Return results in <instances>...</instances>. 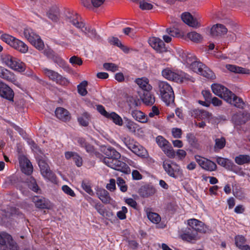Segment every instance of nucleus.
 <instances>
[{"mask_svg":"<svg viewBox=\"0 0 250 250\" xmlns=\"http://www.w3.org/2000/svg\"><path fill=\"white\" fill-rule=\"evenodd\" d=\"M31 43L33 44L35 47L39 50H42L44 47V43L42 40L40 39V37L37 38L35 41L32 42Z\"/></svg>","mask_w":250,"mask_h":250,"instance_id":"56","label":"nucleus"},{"mask_svg":"<svg viewBox=\"0 0 250 250\" xmlns=\"http://www.w3.org/2000/svg\"><path fill=\"white\" fill-rule=\"evenodd\" d=\"M188 227L190 229L195 230L196 233H206L207 230V227L205 224L194 218L188 219Z\"/></svg>","mask_w":250,"mask_h":250,"instance_id":"15","label":"nucleus"},{"mask_svg":"<svg viewBox=\"0 0 250 250\" xmlns=\"http://www.w3.org/2000/svg\"><path fill=\"white\" fill-rule=\"evenodd\" d=\"M134 1L139 2V7L142 10H150L152 8L153 5L145 0H135Z\"/></svg>","mask_w":250,"mask_h":250,"instance_id":"51","label":"nucleus"},{"mask_svg":"<svg viewBox=\"0 0 250 250\" xmlns=\"http://www.w3.org/2000/svg\"><path fill=\"white\" fill-rule=\"evenodd\" d=\"M155 192V188L151 186H145L140 190V195L146 198L154 195Z\"/></svg>","mask_w":250,"mask_h":250,"instance_id":"36","label":"nucleus"},{"mask_svg":"<svg viewBox=\"0 0 250 250\" xmlns=\"http://www.w3.org/2000/svg\"><path fill=\"white\" fill-rule=\"evenodd\" d=\"M2 63L10 68L20 72H24L25 70V64L17 58L9 54L1 56Z\"/></svg>","mask_w":250,"mask_h":250,"instance_id":"4","label":"nucleus"},{"mask_svg":"<svg viewBox=\"0 0 250 250\" xmlns=\"http://www.w3.org/2000/svg\"><path fill=\"white\" fill-rule=\"evenodd\" d=\"M19 160L21 171L26 175H30L33 169L30 161L24 155L20 156Z\"/></svg>","mask_w":250,"mask_h":250,"instance_id":"17","label":"nucleus"},{"mask_svg":"<svg viewBox=\"0 0 250 250\" xmlns=\"http://www.w3.org/2000/svg\"><path fill=\"white\" fill-rule=\"evenodd\" d=\"M226 67L230 72L236 73L249 74L250 71L249 69L232 64H227Z\"/></svg>","mask_w":250,"mask_h":250,"instance_id":"37","label":"nucleus"},{"mask_svg":"<svg viewBox=\"0 0 250 250\" xmlns=\"http://www.w3.org/2000/svg\"><path fill=\"white\" fill-rule=\"evenodd\" d=\"M97 111L103 116L105 118H107L109 116L110 112H107L104 106L101 104H98L96 107Z\"/></svg>","mask_w":250,"mask_h":250,"instance_id":"61","label":"nucleus"},{"mask_svg":"<svg viewBox=\"0 0 250 250\" xmlns=\"http://www.w3.org/2000/svg\"><path fill=\"white\" fill-rule=\"evenodd\" d=\"M172 136L175 138H181L182 137V130L179 128H173L171 130Z\"/></svg>","mask_w":250,"mask_h":250,"instance_id":"63","label":"nucleus"},{"mask_svg":"<svg viewBox=\"0 0 250 250\" xmlns=\"http://www.w3.org/2000/svg\"><path fill=\"white\" fill-rule=\"evenodd\" d=\"M213 140L214 141L213 149L215 152L219 151L226 146V140L224 137L213 138Z\"/></svg>","mask_w":250,"mask_h":250,"instance_id":"30","label":"nucleus"},{"mask_svg":"<svg viewBox=\"0 0 250 250\" xmlns=\"http://www.w3.org/2000/svg\"><path fill=\"white\" fill-rule=\"evenodd\" d=\"M28 188L34 192L38 193L40 188L37 184L35 179L32 177H30L27 181Z\"/></svg>","mask_w":250,"mask_h":250,"instance_id":"43","label":"nucleus"},{"mask_svg":"<svg viewBox=\"0 0 250 250\" xmlns=\"http://www.w3.org/2000/svg\"><path fill=\"white\" fill-rule=\"evenodd\" d=\"M103 67L105 70L112 72H115L118 70V66L113 63H104L103 64Z\"/></svg>","mask_w":250,"mask_h":250,"instance_id":"53","label":"nucleus"},{"mask_svg":"<svg viewBox=\"0 0 250 250\" xmlns=\"http://www.w3.org/2000/svg\"><path fill=\"white\" fill-rule=\"evenodd\" d=\"M0 250H18L11 236L5 232L0 233Z\"/></svg>","mask_w":250,"mask_h":250,"instance_id":"9","label":"nucleus"},{"mask_svg":"<svg viewBox=\"0 0 250 250\" xmlns=\"http://www.w3.org/2000/svg\"><path fill=\"white\" fill-rule=\"evenodd\" d=\"M78 145L81 147L84 148L86 152L89 153H92L94 152V147L86 142L85 139L81 137H79L76 139Z\"/></svg>","mask_w":250,"mask_h":250,"instance_id":"34","label":"nucleus"},{"mask_svg":"<svg viewBox=\"0 0 250 250\" xmlns=\"http://www.w3.org/2000/svg\"><path fill=\"white\" fill-rule=\"evenodd\" d=\"M148 219L153 223L158 224L161 221V217L160 215L154 212H149L147 213Z\"/></svg>","mask_w":250,"mask_h":250,"instance_id":"45","label":"nucleus"},{"mask_svg":"<svg viewBox=\"0 0 250 250\" xmlns=\"http://www.w3.org/2000/svg\"><path fill=\"white\" fill-rule=\"evenodd\" d=\"M167 32L170 36V37H178L180 35L179 30L173 28H167Z\"/></svg>","mask_w":250,"mask_h":250,"instance_id":"64","label":"nucleus"},{"mask_svg":"<svg viewBox=\"0 0 250 250\" xmlns=\"http://www.w3.org/2000/svg\"><path fill=\"white\" fill-rule=\"evenodd\" d=\"M62 189L63 192L67 195H69L73 197L76 196L74 191L67 185L62 186Z\"/></svg>","mask_w":250,"mask_h":250,"instance_id":"57","label":"nucleus"},{"mask_svg":"<svg viewBox=\"0 0 250 250\" xmlns=\"http://www.w3.org/2000/svg\"><path fill=\"white\" fill-rule=\"evenodd\" d=\"M235 162L239 165L250 163V156L246 154H240L235 158Z\"/></svg>","mask_w":250,"mask_h":250,"instance_id":"40","label":"nucleus"},{"mask_svg":"<svg viewBox=\"0 0 250 250\" xmlns=\"http://www.w3.org/2000/svg\"><path fill=\"white\" fill-rule=\"evenodd\" d=\"M54 62L56 63L59 67L63 69L67 68L66 62L61 58L58 54H55L53 58L51 59Z\"/></svg>","mask_w":250,"mask_h":250,"instance_id":"44","label":"nucleus"},{"mask_svg":"<svg viewBox=\"0 0 250 250\" xmlns=\"http://www.w3.org/2000/svg\"><path fill=\"white\" fill-rule=\"evenodd\" d=\"M87 85V82L85 81H83L78 86V93L82 96H85L87 93L86 86Z\"/></svg>","mask_w":250,"mask_h":250,"instance_id":"48","label":"nucleus"},{"mask_svg":"<svg viewBox=\"0 0 250 250\" xmlns=\"http://www.w3.org/2000/svg\"><path fill=\"white\" fill-rule=\"evenodd\" d=\"M216 161L217 164L221 166L224 167L229 170L236 172V169L237 167L232 161L221 157H217Z\"/></svg>","mask_w":250,"mask_h":250,"instance_id":"19","label":"nucleus"},{"mask_svg":"<svg viewBox=\"0 0 250 250\" xmlns=\"http://www.w3.org/2000/svg\"><path fill=\"white\" fill-rule=\"evenodd\" d=\"M55 113L57 118L63 122L68 121L71 119V115L69 111L63 107H57Z\"/></svg>","mask_w":250,"mask_h":250,"instance_id":"26","label":"nucleus"},{"mask_svg":"<svg viewBox=\"0 0 250 250\" xmlns=\"http://www.w3.org/2000/svg\"><path fill=\"white\" fill-rule=\"evenodd\" d=\"M162 75L166 79L177 83H184L188 81L194 82L195 80L194 78L183 71L175 72L168 68L163 70Z\"/></svg>","mask_w":250,"mask_h":250,"instance_id":"3","label":"nucleus"},{"mask_svg":"<svg viewBox=\"0 0 250 250\" xmlns=\"http://www.w3.org/2000/svg\"><path fill=\"white\" fill-rule=\"evenodd\" d=\"M23 34L24 37L31 43L34 42V41H35V40L37 39V38L39 37V36L35 33L31 28L25 29Z\"/></svg>","mask_w":250,"mask_h":250,"instance_id":"42","label":"nucleus"},{"mask_svg":"<svg viewBox=\"0 0 250 250\" xmlns=\"http://www.w3.org/2000/svg\"><path fill=\"white\" fill-rule=\"evenodd\" d=\"M163 167L166 173L170 176L175 179L182 174V170L179 165L175 163H169L164 162Z\"/></svg>","mask_w":250,"mask_h":250,"instance_id":"13","label":"nucleus"},{"mask_svg":"<svg viewBox=\"0 0 250 250\" xmlns=\"http://www.w3.org/2000/svg\"><path fill=\"white\" fill-rule=\"evenodd\" d=\"M181 58L184 63L186 64L187 67L197 60L193 54L188 52H183L181 55Z\"/></svg>","mask_w":250,"mask_h":250,"instance_id":"33","label":"nucleus"},{"mask_svg":"<svg viewBox=\"0 0 250 250\" xmlns=\"http://www.w3.org/2000/svg\"><path fill=\"white\" fill-rule=\"evenodd\" d=\"M117 184L121 191L122 192H124L127 190V187L125 185V181L123 178L121 177L118 178L117 180Z\"/></svg>","mask_w":250,"mask_h":250,"instance_id":"52","label":"nucleus"},{"mask_svg":"<svg viewBox=\"0 0 250 250\" xmlns=\"http://www.w3.org/2000/svg\"><path fill=\"white\" fill-rule=\"evenodd\" d=\"M119 158H115L111 159L109 158H104L103 160L104 163L108 167L120 171L124 173L128 174L130 172V169L128 165L119 160Z\"/></svg>","mask_w":250,"mask_h":250,"instance_id":"7","label":"nucleus"},{"mask_svg":"<svg viewBox=\"0 0 250 250\" xmlns=\"http://www.w3.org/2000/svg\"><path fill=\"white\" fill-rule=\"evenodd\" d=\"M48 18L54 22H57L59 19V10L57 7H51L46 13Z\"/></svg>","mask_w":250,"mask_h":250,"instance_id":"38","label":"nucleus"},{"mask_svg":"<svg viewBox=\"0 0 250 250\" xmlns=\"http://www.w3.org/2000/svg\"><path fill=\"white\" fill-rule=\"evenodd\" d=\"M135 82L143 91L151 90L152 89V86L149 83V80L146 77L137 78Z\"/></svg>","mask_w":250,"mask_h":250,"instance_id":"28","label":"nucleus"},{"mask_svg":"<svg viewBox=\"0 0 250 250\" xmlns=\"http://www.w3.org/2000/svg\"><path fill=\"white\" fill-rule=\"evenodd\" d=\"M228 32V29L222 24L214 25L210 29V33L213 37L221 36L226 34Z\"/></svg>","mask_w":250,"mask_h":250,"instance_id":"27","label":"nucleus"},{"mask_svg":"<svg viewBox=\"0 0 250 250\" xmlns=\"http://www.w3.org/2000/svg\"><path fill=\"white\" fill-rule=\"evenodd\" d=\"M69 62L72 64L81 65L83 64V61L79 57L73 56L69 59Z\"/></svg>","mask_w":250,"mask_h":250,"instance_id":"62","label":"nucleus"},{"mask_svg":"<svg viewBox=\"0 0 250 250\" xmlns=\"http://www.w3.org/2000/svg\"><path fill=\"white\" fill-rule=\"evenodd\" d=\"M156 142L162 149L170 144L168 141L162 136H157L156 138Z\"/></svg>","mask_w":250,"mask_h":250,"instance_id":"47","label":"nucleus"},{"mask_svg":"<svg viewBox=\"0 0 250 250\" xmlns=\"http://www.w3.org/2000/svg\"><path fill=\"white\" fill-rule=\"evenodd\" d=\"M188 37L191 41L196 42H200L202 39L201 35L196 32H191L188 33Z\"/></svg>","mask_w":250,"mask_h":250,"instance_id":"49","label":"nucleus"},{"mask_svg":"<svg viewBox=\"0 0 250 250\" xmlns=\"http://www.w3.org/2000/svg\"><path fill=\"white\" fill-rule=\"evenodd\" d=\"M179 236L183 241L192 243H194L199 238L198 234L196 231L190 229L188 226L180 230Z\"/></svg>","mask_w":250,"mask_h":250,"instance_id":"12","label":"nucleus"},{"mask_svg":"<svg viewBox=\"0 0 250 250\" xmlns=\"http://www.w3.org/2000/svg\"><path fill=\"white\" fill-rule=\"evenodd\" d=\"M90 118L89 114L85 112H83L81 116L78 117L77 120L81 125L86 127L89 125Z\"/></svg>","mask_w":250,"mask_h":250,"instance_id":"41","label":"nucleus"},{"mask_svg":"<svg viewBox=\"0 0 250 250\" xmlns=\"http://www.w3.org/2000/svg\"><path fill=\"white\" fill-rule=\"evenodd\" d=\"M188 67L193 72L208 79H213L215 78L214 73L208 67L197 60H196Z\"/></svg>","mask_w":250,"mask_h":250,"instance_id":"6","label":"nucleus"},{"mask_svg":"<svg viewBox=\"0 0 250 250\" xmlns=\"http://www.w3.org/2000/svg\"><path fill=\"white\" fill-rule=\"evenodd\" d=\"M32 201L39 208H47L50 206L49 200L42 196H35L32 198Z\"/></svg>","mask_w":250,"mask_h":250,"instance_id":"25","label":"nucleus"},{"mask_svg":"<svg viewBox=\"0 0 250 250\" xmlns=\"http://www.w3.org/2000/svg\"><path fill=\"white\" fill-rule=\"evenodd\" d=\"M211 87L214 94L223 99L227 103L239 108H244L245 103L243 100L237 97L227 87L218 83H213Z\"/></svg>","mask_w":250,"mask_h":250,"instance_id":"1","label":"nucleus"},{"mask_svg":"<svg viewBox=\"0 0 250 250\" xmlns=\"http://www.w3.org/2000/svg\"><path fill=\"white\" fill-rule=\"evenodd\" d=\"M82 188L90 195L93 196L94 195V193L91 189V188L89 183L83 182L82 183Z\"/></svg>","mask_w":250,"mask_h":250,"instance_id":"58","label":"nucleus"},{"mask_svg":"<svg viewBox=\"0 0 250 250\" xmlns=\"http://www.w3.org/2000/svg\"><path fill=\"white\" fill-rule=\"evenodd\" d=\"M64 156L66 159L72 160L77 167H80L83 165V161L82 157L77 152L66 151L64 153Z\"/></svg>","mask_w":250,"mask_h":250,"instance_id":"23","label":"nucleus"},{"mask_svg":"<svg viewBox=\"0 0 250 250\" xmlns=\"http://www.w3.org/2000/svg\"><path fill=\"white\" fill-rule=\"evenodd\" d=\"M131 115L135 120L140 123H146L147 121V117L143 112L140 110H132Z\"/></svg>","mask_w":250,"mask_h":250,"instance_id":"35","label":"nucleus"},{"mask_svg":"<svg viewBox=\"0 0 250 250\" xmlns=\"http://www.w3.org/2000/svg\"><path fill=\"white\" fill-rule=\"evenodd\" d=\"M0 96L9 101H13L14 93L6 83L0 80Z\"/></svg>","mask_w":250,"mask_h":250,"instance_id":"16","label":"nucleus"},{"mask_svg":"<svg viewBox=\"0 0 250 250\" xmlns=\"http://www.w3.org/2000/svg\"><path fill=\"white\" fill-rule=\"evenodd\" d=\"M97 211V212L101 215L104 216L105 214V209L104 206L99 202H98L93 207Z\"/></svg>","mask_w":250,"mask_h":250,"instance_id":"59","label":"nucleus"},{"mask_svg":"<svg viewBox=\"0 0 250 250\" xmlns=\"http://www.w3.org/2000/svg\"><path fill=\"white\" fill-rule=\"evenodd\" d=\"M1 39L3 42L11 46L13 41L15 40V37L10 35L4 34L1 35Z\"/></svg>","mask_w":250,"mask_h":250,"instance_id":"54","label":"nucleus"},{"mask_svg":"<svg viewBox=\"0 0 250 250\" xmlns=\"http://www.w3.org/2000/svg\"><path fill=\"white\" fill-rule=\"evenodd\" d=\"M123 141L125 146L137 155L143 158H145L147 155L146 149L133 139L129 137H125L123 139Z\"/></svg>","mask_w":250,"mask_h":250,"instance_id":"5","label":"nucleus"},{"mask_svg":"<svg viewBox=\"0 0 250 250\" xmlns=\"http://www.w3.org/2000/svg\"><path fill=\"white\" fill-rule=\"evenodd\" d=\"M62 18L66 22L71 23L77 28L83 27L81 17L75 12L70 10H66L63 13Z\"/></svg>","mask_w":250,"mask_h":250,"instance_id":"11","label":"nucleus"},{"mask_svg":"<svg viewBox=\"0 0 250 250\" xmlns=\"http://www.w3.org/2000/svg\"><path fill=\"white\" fill-rule=\"evenodd\" d=\"M97 195L101 201L104 204L110 202L111 198L108 192L104 189H99L97 191Z\"/></svg>","mask_w":250,"mask_h":250,"instance_id":"32","label":"nucleus"},{"mask_svg":"<svg viewBox=\"0 0 250 250\" xmlns=\"http://www.w3.org/2000/svg\"><path fill=\"white\" fill-rule=\"evenodd\" d=\"M104 154L106 156L104 158H109V159H115V158H120L121 154L119 152H118L114 148L111 146H107L106 147L104 150Z\"/></svg>","mask_w":250,"mask_h":250,"instance_id":"29","label":"nucleus"},{"mask_svg":"<svg viewBox=\"0 0 250 250\" xmlns=\"http://www.w3.org/2000/svg\"><path fill=\"white\" fill-rule=\"evenodd\" d=\"M194 158L202 168L209 171H213L216 169L217 166L213 162L199 155H195Z\"/></svg>","mask_w":250,"mask_h":250,"instance_id":"14","label":"nucleus"},{"mask_svg":"<svg viewBox=\"0 0 250 250\" xmlns=\"http://www.w3.org/2000/svg\"><path fill=\"white\" fill-rule=\"evenodd\" d=\"M182 21L189 26L192 27H197L199 25L197 17H193L189 13L185 12L181 15Z\"/></svg>","mask_w":250,"mask_h":250,"instance_id":"20","label":"nucleus"},{"mask_svg":"<svg viewBox=\"0 0 250 250\" xmlns=\"http://www.w3.org/2000/svg\"><path fill=\"white\" fill-rule=\"evenodd\" d=\"M250 115L247 112H239L234 114L232 120L236 125H241L244 124L250 119Z\"/></svg>","mask_w":250,"mask_h":250,"instance_id":"24","label":"nucleus"},{"mask_svg":"<svg viewBox=\"0 0 250 250\" xmlns=\"http://www.w3.org/2000/svg\"><path fill=\"white\" fill-rule=\"evenodd\" d=\"M148 42L150 45L158 53L165 52L167 50L164 42L158 38H150Z\"/></svg>","mask_w":250,"mask_h":250,"instance_id":"18","label":"nucleus"},{"mask_svg":"<svg viewBox=\"0 0 250 250\" xmlns=\"http://www.w3.org/2000/svg\"><path fill=\"white\" fill-rule=\"evenodd\" d=\"M162 150L170 158H173L175 156V152L170 144L163 148Z\"/></svg>","mask_w":250,"mask_h":250,"instance_id":"46","label":"nucleus"},{"mask_svg":"<svg viewBox=\"0 0 250 250\" xmlns=\"http://www.w3.org/2000/svg\"><path fill=\"white\" fill-rule=\"evenodd\" d=\"M127 212V208L123 206L122 207V210L117 212V216L121 220H124L126 218V213Z\"/></svg>","mask_w":250,"mask_h":250,"instance_id":"60","label":"nucleus"},{"mask_svg":"<svg viewBox=\"0 0 250 250\" xmlns=\"http://www.w3.org/2000/svg\"><path fill=\"white\" fill-rule=\"evenodd\" d=\"M186 138L188 143L192 146H195L197 142V140L193 133H188Z\"/></svg>","mask_w":250,"mask_h":250,"instance_id":"55","label":"nucleus"},{"mask_svg":"<svg viewBox=\"0 0 250 250\" xmlns=\"http://www.w3.org/2000/svg\"><path fill=\"white\" fill-rule=\"evenodd\" d=\"M246 242V238L242 235H238L235 237V244L238 249L244 245Z\"/></svg>","mask_w":250,"mask_h":250,"instance_id":"50","label":"nucleus"},{"mask_svg":"<svg viewBox=\"0 0 250 250\" xmlns=\"http://www.w3.org/2000/svg\"><path fill=\"white\" fill-rule=\"evenodd\" d=\"M38 165L41 173L44 179L52 183L57 184L58 180L56 175L50 170L48 164L44 160L40 159L38 161Z\"/></svg>","mask_w":250,"mask_h":250,"instance_id":"8","label":"nucleus"},{"mask_svg":"<svg viewBox=\"0 0 250 250\" xmlns=\"http://www.w3.org/2000/svg\"><path fill=\"white\" fill-rule=\"evenodd\" d=\"M42 72L47 77L49 80L56 82L57 83L61 85H67L69 82L65 77H63L61 75L53 70L47 68H43Z\"/></svg>","mask_w":250,"mask_h":250,"instance_id":"10","label":"nucleus"},{"mask_svg":"<svg viewBox=\"0 0 250 250\" xmlns=\"http://www.w3.org/2000/svg\"><path fill=\"white\" fill-rule=\"evenodd\" d=\"M150 90L143 91L141 97L143 102L147 105H151L155 103V97L150 92Z\"/></svg>","mask_w":250,"mask_h":250,"instance_id":"31","label":"nucleus"},{"mask_svg":"<svg viewBox=\"0 0 250 250\" xmlns=\"http://www.w3.org/2000/svg\"><path fill=\"white\" fill-rule=\"evenodd\" d=\"M0 78L11 82L15 85H17L18 83L14 73L1 66H0Z\"/></svg>","mask_w":250,"mask_h":250,"instance_id":"21","label":"nucleus"},{"mask_svg":"<svg viewBox=\"0 0 250 250\" xmlns=\"http://www.w3.org/2000/svg\"><path fill=\"white\" fill-rule=\"evenodd\" d=\"M112 121L116 125L119 126H122L123 125V120L121 116L115 112H111L107 118Z\"/></svg>","mask_w":250,"mask_h":250,"instance_id":"39","label":"nucleus"},{"mask_svg":"<svg viewBox=\"0 0 250 250\" xmlns=\"http://www.w3.org/2000/svg\"><path fill=\"white\" fill-rule=\"evenodd\" d=\"M156 89L159 92L162 100L167 105L174 103V92L171 86L167 82L162 81H156Z\"/></svg>","mask_w":250,"mask_h":250,"instance_id":"2","label":"nucleus"},{"mask_svg":"<svg viewBox=\"0 0 250 250\" xmlns=\"http://www.w3.org/2000/svg\"><path fill=\"white\" fill-rule=\"evenodd\" d=\"M191 116L198 120H209L212 117V114L209 112L199 109H195L192 110Z\"/></svg>","mask_w":250,"mask_h":250,"instance_id":"22","label":"nucleus"}]
</instances>
